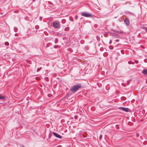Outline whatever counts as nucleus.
I'll list each match as a JSON object with an SVG mask.
<instances>
[{"label": "nucleus", "instance_id": "obj_6", "mask_svg": "<svg viewBox=\"0 0 147 147\" xmlns=\"http://www.w3.org/2000/svg\"><path fill=\"white\" fill-rule=\"evenodd\" d=\"M124 22L127 26H128L129 25V22L128 18H125L124 20Z\"/></svg>", "mask_w": 147, "mask_h": 147}, {"label": "nucleus", "instance_id": "obj_24", "mask_svg": "<svg viewBox=\"0 0 147 147\" xmlns=\"http://www.w3.org/2000/svg\"><path fill=\"white\" fill-rule=\"evenodd\" d=\"M58 46H57V45H56V46H55L54 47L56 49L57 48V47Z\"/></svg>", "mask_w": 147, "mask_h": 147}, {"label": "nucleus", "instance_id": "obj_18", "mask_svg": "<svg viewBox=\"0 0 147 147\" xmlns=\"http://www.w3.org/2000/svg\"><path fill=\"white\" fill-rule=\"evenodd\" d=\"M144 29L146 32H147V27H145Z\"/></svg>", "mask_w": 147, "mask_h": 147}, {"label": "nucleus", "instance_id": "obj_3", "mask_svg": "<svg viewBox=\"0 0 147 147\" xmlns=\"http://www.w3.org/2000/svg\"><path fill=\"white\" fill-rule=\"evenodd\" d=\"M53 26L55 28H60V23L57 21L53 22Z\"/></svg>", "mask_w": 147, "mask_h": 147}, {"label": "nucleus", "instance_id": "obj_17", "mask_svg": "<svg viewBox=\"0 0 147 147\" xmlns=\"http://www.w3.org/2000/svg\"><path fill=\"white\" fill-rule=\"evenodd\" d=\"M42 69V67H40L39 68H38L37 69V71L38 72V71H39L40 70Z\"/></svg>", "mask_w": 147, "mask_h": 147}, {"label": "nucleus", "instance_id": "obj_23", "mask_svg": "<svg viewBox=\"0 0 147 147\" xmlns=\"http://www.w3.org/2000/svg\"><path fill=\"white\" fill-rule=\"evenodd\" d=\"M113 32H117V30H113Z\"/></svg>", "mask_w": 147, "mask_h": 147}, {"label": "nucleus", "instance_id": "obj_4", "mask_svg": "<svg viewBox=\"0 0 147 147\" xmlns=\"http://www.w3.org/2000/svg\"><path fill=\"white\" fill-rule=\"evenodd\" d=\"M53 134L54 136L57 138L59 139H61L62 138V136L55 132H53Z\"/></svg>", "mask_w": 147, "mask_h": 147}, {"label": "nucleus", "instance_id": "obj_21", "mask_svg": "<svg viewBox=\"0 0 147 147\" xmlns=\"http://www.w3.org/2000/svg\"><path fill=\"white\" fill-rule=\"evenodd\" d=\"M135 62L136 63H138V61L137 60L135 61Z\"/></svg>", "mask_w": 147, "mask_h": 147}, {"label": "nucleus", "instance_id": "obj_28", "mask_svg": "<svg viewBox=\"0 0 147 147\" xmlns=\"http://www.w3.org/2000/svg\"><path fill=\"white\" fill-rule=\"evenodd\" d=\"M20 147H24V145H21Z\"/></svg>", "mask_w": 147, "mask_h": 147}, {"label": "nucleus", "instance_id": "obj_12", "mask_svg": "<svg viewBox=\"0 0 147 147\" xmlns=\"http://www.w3.org/2000/svg\"><path fill=\"white\" fill-rule=\"evenodd\" d=\"M14 32H17L18 31L17 28L16 27H14Z\"/></svg>", "mask_w": 147, "mask_h": 147}, {"label": "nucleus", "instance_id": "obj_22", "mask_svg": "<svg viewBox=\"0 0 147 147\" xmlns=\"http://www.w3.org/2000/svg\"><path fill=\"white\" fill-rule=\"evenodd\" d=\"M75 19L76 20H77V18H78V16H75Z\"/></svg>", "mask_w": 147, "mask_h": 147}, {"label": "nucleus", "instance_id": "obj_14", "mask_svg": "<svg viewBox=\"0 0 147 147\" xmlns=\"http://www.w3.org/2000/svg\"><path fill=\"white\" fill-rule=\"evenodd\" d=\"M35 28L36 29H38L39 28V26L38 25H36L35 26Z\"/></svg>", "mask_w": 147, "mask_h": 147}, {"label": "nucleus", "instance_id": "obj_27", "mask_svg": "<svg viewBox=\"0 0 147 147\" xmlns=\"http://www.w3.org/2000/svg\"><path fill=\"white\" fill-rule=\"evenodd\" d=\"M74 118H75V119H77V116H75L74 117Z\"/></svg>", "mask_w": 147, "mask_h": 147}, {"label": "nucleus", "instance_id": "obj_8", "mask_svg": "<svg viewBox=\"0 0 147 147\" xmlns=\"http://www.w3.org/2000/svg\"><path fill=\"white\" fill-rule=\"evenodd\" d=\"M142 73L144 75H147V69L144 70Z\"/></svg>", "mask_w": 147, "mask_h": 147}, {"label": "nucleus", "instance_id": "obj_7", "mask_svg": "<svg viewBox=\"0 0 147 147\" xmlns=\"http://www.w3.org/2000/svg\"><path fill=\"white\" fill-rule=\"evenodd\" d=\"M0 100H1L3 101L5 100V97L4 96H2V95H0Z\"/></svg>", "mask_w": 147, "mask_h": 147}, {"label": "nucleus", "instance_id": "obj_1", "mask_svg": "<svg viewBox=\"0 0 147 147\" xmlns=\"http://www.w3.org/2000/svg\"><path fill=\"white\" fill-rule=\"evenodd\" d=\"M81 88V84H79L77 85H75L72 87L70 90L73 93H75L78 91L80 88Z\"/></svg>", "mask_w": 147, "mask_h": 147}, {"label": "nucleus", "instance_id": "obj_2", "mask_svg": "<svg viewBox=\"0 0 147 147\" xmlns=\"http://www.w3.org/2000/svg\"><path fill=\"white\" fill-rule=\"evenodd\" d=\"M81 15L86 17H93L94 16L90 13H89L87 12H83L81 13Z\"/></svg>", "mask_w": 147, "mask_h": 147}, {"label": "nucleus", "instance_id": "obj_19", "mask_svg": "<svg viewBox=\"0 0 147 147\" xmlns=\"http://www.w3.org/2000/svg\"><path fill=\"white\" fill-rule=\"evenodd\" d=\"M42 17H39V19H40V21H41L42 20Z\"/></svg>", "mask_w": 147, "mask_h": 147}, {"label": "nucleus", "instance_id": "obj_15", "mask_svg": "<svg viewBox=\"0 0 147 147\" xmlns=\"http://www.w3.org/2000/svg\"><path fill=\"white\" fill-rule=\"evenodd\" d=\"M5 45L6 46H8L9 45V43L8 42H5Z\"/></svg>", "mask_w": 147, "mask_h": 147}, {"label": "nucleus", "instance_id": "obj_13", "mask_svg": "<svg viewBox=\"0 0 147 147\" xmlns=\"http://www.w3.org/2000/svg\"><path fill=\"white\" fill-rule=\"evenodd\" d=\"M51 45V43L47 44V45L46 46V47L47 48V47H49V46L50 45Z\"/></svg>", "mask_w": 147, "mask_h": 147}, {"label": "nucleus", "instance_id": "obj_20", "mask_svg": "<svg viewBox=\"0 0 147 147\" xmlns=\"http://www.w3.org/2000/svg\"><path fill=\"white\" fill-rule=\"evenodd\" d=\"M112 40H110V41H109V44H111L112 43Z\"/></svg>", "mask_w": 147, "mask_h": 147}, {"label": "nucleus", "instance_id": "obj_26", "mask_svg": "<svg viewBox=\"0 0 147 147\" xmlns=\"http://www.w3.org/2000/svg\"><path fill=\"white\" fill-rule=\"evenodd\" d=\"M115 41L116 42H119V40H118V39H116L115 40Z\"/></svg>", "mask_w": 147, "mask_h": 147}, {"label": "nucleus", "instance_id": "obj_5", "mask_svg": "<svg viewBox=\"0 0 147 147\" xmlns=\"http://www.w3.org/2000/svg\"><path fill=\"white\" fill-rule=\"evenodd\" d=\"M120 109L122 110L123 111H124L126 112H128L129 111V109L127 108H125L123 107H121L119 108Z\"/></svg>", "mask_w": 147, "mask_h": 147}, {"label": "nucleus", "instance_id": "obj_11", "mask_svg": "<svg viewBox=\"0 0 147 147\" xmlns=\"http://www.w3.org/2000/svg\"><path fill=\"white\" fill-rule=\"evenodd\" d=\"M131 81V80H128L127 82V83L126 84L128 85H129V83H130V82Z\"/></svg>", "mask_w": 147, "mask_h": 147}, {"label": "nucleus", "instance_id": "obj_29", "mask_svg": "<svg viewBox=\"0 0 147 147\" xmlns=\"http://www.w3.org/2000/svg\"><path fill=\"white\" fill-rule=\"evenodd\" d=\"M17 34H16H16H15V36H17Z\"/></svg>", "mask_w": 147, "mask_h": 147}, {"label": "nucleus", "instance_id": "obj_9", "mask_svg": "<svg viewBox=\"0 0 147 147\" xmlns=\"http://www.w3.org/2000/svg\"><path fill=\"white\" fill-rule=\"evenodd\" d=\"M66 22V21L64 19H62L61 21V23L62 24H65Z\"/></svg>", "mask_w": 147, "mask_h": 147}, {"label": "nucleus", "instance_id": "obj_25", "mask_svg": "<svg viewBox=\"0 0 147 147\" xmlns=\"http://www.w3.org/2000/svg\"><path fill=\"white\" fill-rule=\"evenodd\" d=\"M124 84H124V83H121V85H122L123 86H124Z\"/></svg>", "mask_w": 147, "mask_h": 147}, {"label": "nucleus", "instance_id": "obj_16", "mask_svg": "<svg viewBox=\"0 0 147 147\" xmlns=\"http://www.w3.org/2000/svg\"><path fill=\"white\" fill-rule=\"evenodd\" d=\"M85 48L86 49L88 50L89 49V47L88 46H86L85 47Z\"/></svg>", "mask_w": 147, "mask_h": 147}, {"label": "nucleus", "instance_id": "obj_10", "mask_svg": "<svg viewBox=\"0 0 147 147\" xmlns=\"http://www.w3.org/2000/svg\"><path fill=\"white\" fill-rule=\"evenodd\" d=\"M58 39H57V38H56L55 39V40H54V42L55 43H57L58 41Z\"/></svg>", "mask_w": 147, "mask_h": 147}]
</instances>
